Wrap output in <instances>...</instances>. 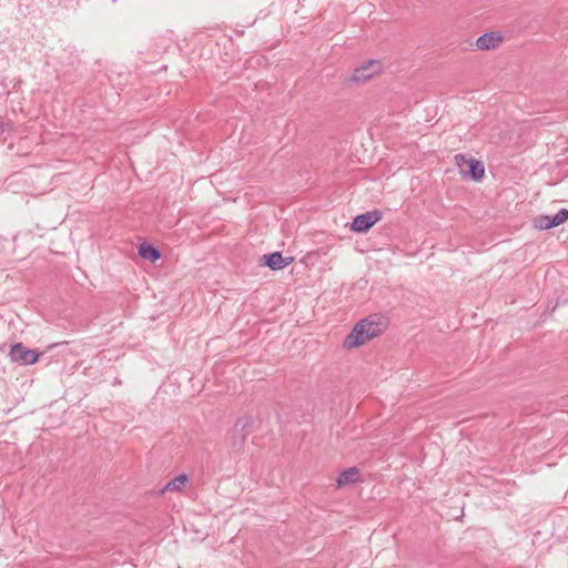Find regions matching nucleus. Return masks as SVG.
Here are the masks:
<instances>
[{"mask_svg":"<svg viewBox=\"0 0 568 568\" xmlns=\"http://www.w3.org/2000/svg\"><path fill=\"white\" fill-rule=\"evenodd\" d=\"M386 328V322L382 316H369L355 325L351 334L345 338L347 348L358 347L367 341L378 336Z\"/></svg>","mask_w":568,"mask_h":568,"instance_id":"obj_1","label":"nucleus"},{"mask_svg":"<svg viewBox=\"0 0 568 568\" xmlns=\"http://www.w3.org/2000/svg\"><path fill=\"white\" fill-rule=\"evenodd\" d=\"M455 164L462 175L469 176L475 181H479L485 174V168L481 162L467 158L464 154L455 155Z\"/></svg>","mask_w":568,"mask_h":568,"instance_id":"obj_2","label":"nucleus"},{"mask_svg":"<svg viewBox=\"0 0 568 568\" xmlns=\"http://www.w3.org/2000/svg\"><path fill=\"white\" fill-rule=\"evenodd\" d=\"M9 356L12 362L19 363L21 365L34 364L39 358V355L34 349L27 348L21 343H17L11 346Z\"/></svg>","mask_w":568,"mask_h":568,"instance_id":"obj_3","label":"nucleus"},{"mask_svg":"<svg viewBox=\"0 0 568 568\" xmlns=\"http://www.w3.org/2000/svg\"><path fill=\"white\" fill-rule=\"evenodd\" d=\"M381 71L382 62L379 60H369L365 64L356 68L351 79L354 82H364Z\"/></svg>","mask_w":568,"mask_h":568,"instance_id":"obj_4","label":"nucleus"},{"mask_svg":"<svg viewBox=\"0 0 568 568\" xmlns=\"http://www.w3.org/2000/svg\"><path fill=\"white\" fill-rule=\"evenodd\" d=\"M381 217L382 214L378 211L366 212L354 217L351 227L355 232L363 233L368 231Z\"/></svg>","mask_w":568,"mask_h":568,"instance_id":"obj_5","label":"nucleus"},{"mask_svg":"<svg viewBox=\"0 0 568 568\" xmlns=\"http://www.w3.org/2000/svg\"><path fill=\"white\" fill-rule=\"evenodd\" d=\"M501 37L498 32H489L480 36L476 40V47L479 50H491L496 49L501 42Z\"/></svg>","mask_w":568,"mask_h":568,"instance_id":"obj_6","label":"nucleus"},{"mask_svg":"<svg viewBox=\"0 0 568 568\" xmlns=\"http://www.w3.org/2000/svg\"><path fill=\"white\" fill-rule=\"evenodd\" d=\"M265 261V265H267L271 270L277 271L286 267L293 258H284L282 253L274 252L263 256Z\"/></svg>","mask_w":568,"mask_h":568,"instance_id":"obj_7","label":"nucleus"},{"mask_svg":"<svg viewBox=\"0 0 568 568\" xmlns=\"http://www.w3.org/2000/svg\"><path fill=\"white\" fill-rule=\"evenodd\" d=\"M359 479V470L356 467H351L339 474L336 484L337 487H344L351 484H355Z\"/></svg>","mask_w":568,"mask_h":568,"instance_id":"obj_8","label":"nucleus"},{"mask_svg":"<svg viewBox=\"0 0 568 568\" xmlns=\"http://www.w3.org/2000/svg\"><path fill=\"white\" fill-rule=\"evenodd\" d=\"M139 254L142 258L148 260L150 262H155L160 258V252L156 247L143 243L139 247Z\"/></svg>","mask_w":568,"mask_h":568,"instance_id":"obj_9","label":"nucleus"},{"mask_svg":"<svg viewBox=\"0 0 568 568\" xmlns=\"http://www.w3.org/2000/svg\"><path fill=\"white\" fill-rule=\"evenodd\" d=\"M187 480V476L185 474H181L173 478L172 480H170L165 485L163 491H181L183 487L186 485Z\"/></svg>","mask_w":568,"mask_h":568,"instance_id":"obj_10","label":"nucleus"},{"mask_svg":"<svg viewBox=\"0 0 568 568\" xmlns=\"http://www.w3.org/2000/svg\"><path fill=\"white\" fill-rule=\"evenodd\" d=\"M253 427V419L248 416L239 418L234 425V432H243V436L248 433Z\"/></svg>","mask_w":568,"mask_h":568,"instance_id":"obj_11","label":"nucleus"},{"mask_svg":"<svg viewBox=\"0 0 568 568\" xmlns=\"http://www.w3.org/2000/svg\"><path fill=\"white\" fill-rule=\"evenodd\" d=\"M534 226L538 230H549L554 227L551 223V216L538 215L534 219Z\"/></svg>","mask_w":568,"mask_h":568,"instance_id":"obj_12","label":"nucleus"},{"mask_svg":"<svg viewBox=\"0 0 568 568\" xmlns=\"http://www.w3.org/2000/svg\"><path fill=\"white\" fill-rule=\"evenodd\" d=\"M568 220V210L560 209L554 216H551V223L555 226H558L565 223Z\"/></svg>","mask_w":568,"mask_h":568,"instance_id":"obj_13","label":"nucleus"},{"mask_svg":"<svg viewBox=\"0 0 568 568\" xmlns=\"http://www.w3.org/2000/svg\"><path fill=\"white\" fill-rule=\"evenodd\" d=\"M7 130L6 123L0 119V135L3 134Z\"/></svg>","mask_w":568,"mask_h":568,"instance_id":"obj_14","label":"nucleus"}]
</instances>
